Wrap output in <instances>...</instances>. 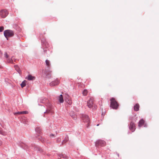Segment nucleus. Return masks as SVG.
I'll list each match as a JSON object with an SVG mask.
<instances>
[{
	"label": "nucleus",
	"instance_id": "obj_36",
	"mask_svg": "<svg viewBox=\"0 0 159 159\" xmlns=\"http://www.w3.org/2000/svg\"><path fill=\"white\" fill-rule=\"evenodd\" d=\"M54 134H52L50 135V137H53L54 136Z\"/></svg>",
	"mask_w": 159,
	"mask_h": 159
},
{
	"label": "nucleus",
	"instance_id": "obj_42",
	"mask_svg": "<svg viewBox=\"0 0 159 159\" xmlns=\"http://www.w3.org/2000/svg\"><path fill=\"white\" fill-rule=\"evenodd\" d=\"M99 125V124L97 125L98 126Z\"/></svg>",
	"mask_w": 159,
	"mask_h": 159
},
{
	"label": "nucleus",
	"instance_id": "obj_9",
	"mask_svg": "<svg viewBox=\"0 0 159 159\" xmlns=\"http://www.w3.org/2000/svg\"><path fill=\"white\" fill-rule=\"evenodd\" d=\"M93 98H91L88 101L87 103V106L89 108H91L93 107Z\"/></svg>",
	"mask_w": 159,
	"mask_h": 159
},
{
	"label": "nucleus",
	"instance_id": "obj_21",
	"mask_svg": "<svg viewBox=\"0 0 159 159\" xmlns=\"http://www.w3.org/2000/svg\"><path fill=\"white\" fill-rule=\"evenodd\" d=\"M45 63L48 67L49 68H50L51 65L49 61L48 60H46L45 61Z\"/></svg>",
	"mask_w": 159,
	"mask_h": 159
},
{
	"label": "nucleus",
	"instance_id": "obj_11",
	"mask_svg": "<svg viewBox=\"0 0 159 159\" xmlns=\"http://www.w3.org/2000/svg\"><path fill=\"white\" fill-rule=\"evenodd\" d=\"M135 126L134 124L132 122H131L130 123V125L129 126V128L130 130H131L132 132L134 131L135 129Z\"/></svg>",
	"mask_w": 159,
	"mask_h": 159
},
{
	"label": "nucleus",
	"instance_id": "obj_30",
	"mask_svg": "<svg viewBox=\"0 0 159 159\" xmlns=\"http://www.w3.org/2000/svg\"><path fill=\"white\" fill-rule=\"evenodd\" d=\"M38 140L41 141L43 143L44 142V140L42 139V138L41 137L39 138Z\"/></svg>",
	"mask_w": 159,
	"mask_h": 159
},
{
	"label": "nucleus",
	"instance_id": "obj_41",
	"mask_svg": "<svg viewBox=\"0 0 159 159\" xmlns=\"http://www.w3.org/2000/svg\"><path fill=\"white\" fill-rule=\"evenodd\" d=\"M2 144V143L1 141H0V145H1Z\"/></svg>",
	"mask_w": 159,
	"mask_h": 159
},
{
	"label": "nucleus",
	"instance_id": "obj_3",
	"mask_svg": "<svg viewBox=\"0 0 159 159\" xmlns=\"http://www.w3.org/2000/svg\"><path fill=\"white\" fill-rule=\"evenodd\" d=\"M81 117L83 122L87 123V127L89 125L90 122L89 118V116L86 115L82 114L81 115Z\"/></svg>",
	"mask_w": 159,
	"mask_h": 159
},
{
	"label": "nucleus",
	"instance_id": "obj_23",
	"mask_svg": "<svg viewBox=\"0 0 159 159\" xmlns=\"http://www.w3.org/2000/svg\"><path fill=\"white\" fill-rule=\"evenodd\" d=\"M21 147L25 150H27L28 148V147L25 144H23L21 145Z\"/></svg>",
	"mask_w": 159,
	"mask_h": 159
},
{
	"label": "nucleus",
	"instance_id": "obj_17",
	"mask_svg": "<svg viewBox=\"0 0 159 159\" xmlns=\"http://www.w3.org/2000/svg\"><path fill=\"white\" fill-rule=\"evenodd\" d=\"M58 100L60 103H62L64 102V100L63 96L62 94H61L58 98Z\"/></svg>",
	"mask_w": 159,
	"mask_h": 159
},
{
	"label": "nucleus",
	"instance_id": "obj_34",
	"mask_svg": "<svg viewBox=\"0 0 159 159\" xmlns=\"http://www.w3.org/2000/svg\"><path fill=\"white\" fill-rule=\"evenodd\" d=\"M43 51H44V53H46L47 51V50H46L45 49H43Z\"/></svg>",
	"mask_w": 159,
	"mask_h": 159
},
{
	"label": "nucleus",
	"instance_id": "obj_29",
	"mask_svg": "<svg viewBox=\"0 0 159 159\" xmlns=\"http://www.w3.org/2000/svg\"><path fill=\"white\" fill-rule=\"evenodd\" d=\"M4 57L7 59L8 58L9 56L6 52H5L4 54Z\"/></svg>",
	"mask_w": 159,
	"mask_h": 159
},
{
	"label": "nucleus",
	"instance_id": "obj_38",
	"mask_svg": "<svg viewBox=\"0 0 159 159\" xmlns=\"http://www.w3.org/2000/svg\"><path fill=\"white\" fill-rule=\"evenodd\" d=\"M147 126V125L146 124H144V127H146Z\"/></svg>",
	"mask_w": 159,
	"mask_h": 159
},
{
	"label": "nucleus",
	"instance_id": "obj_39",
	"mask_svg": "<svg viewBox=\"0 0 159 159\" xmlns=\"http://www.w3.org/2000/svg\"><path fill=\"white\" fill-rule=\"evenodd\" d=\"M2 66L0 65V68L2 69Z\"/></svg>",
	"mask_w": 159,
	"mask_h": 159
},
{
	"label": "nucleus",
	"instance_id": "obj_1",
	"mask_svg": "<svg viewBox=\"0 0 159 159\" xmlns=\"http://www.w3.org/2000/svg\"><path fill=\"white\" fill-rule=\"evenodd\" d=\"M110 107L113 109H117L119 107V104L114 98H112L110 100Z\"/></svg>",
	"mask_w": 159,
	"mask_h": 159
},
{
	"label": "nucleus",
	"instance_id": "obj_35",
	"mask_svg": "<svg viewBox=\"0 0 159 159\" xmlns=\"http://www.w3.org/2000/svg\"><path fill=\"white\" fill-rule=\"evenodd\" d=\"M61 140V139H58L57 140V142H59Z\"/></svg>",
	"mask_w": 159,
	"mask_h": 159
},
{
	"label": "nucleus",
	"instance_id": "obj_24",
	"mask_svg": "<svg viewBox=\"0 0 159 159\" xmlns=\"http://www.w3.org/2000/svg\"><path fill=\"white\" fill-rule=\"evenodd\" d=\"M59 156L61 158H62L64 159H67L68 157L66 155L63 154H60Z\"/></svg>",
	"mask_w": 159,
	"mask_h": 159
},
{
	"label": "nucleus",
	"instance_id": "obj_18",
	"mask_svg": "<svg viewBox=\"0 0 159 159\" xmlns=\"http://www.w3.org/2000/svg\"><path fill=\"white\" fill-rule=\"evenodd\" d=\"M14 68H15L16 70L20 74L21 73V71L19 69L18 66L17 65H16L14 66Z\"/></svg>",
	"mask_w": 159,
	"mask_h": 159
},
{
	"label": "nucleus",
	"instance_id": "obj_16",
	"mask_svg": "<svg viewBox=\"0 0 159 159\" xmlns=\"http://www.w3.org/2000/svg\"><path fill=\"white\" fill-rule=\"evenodd\" d=\"M145 121L143 119H141L139 122L138 126L139 127H141L144 124Z\"/></svg>",
	"mask_w": 159,
	"mask_h": 159
},
{
	"label": "nucleus",
	"instance_id": "obj_2",
	"mask_svg": "<svg viewBox=\"0 0 159 159\" xmlns=\"http://www.w3.org/2000/svg\"><path fill=\"white\" fill-rule=\"evenodd\" d=\"M106 145V143L104 140L101 139L97 140L95 142V146L97 147H103Z\"/></svg>",
	"mask_w": 159,
	"mask_h": 159
},
{
	"label": "nucleus",
	"instance_id": "obj_37",
	"mask_svg": "<svg viewBox=\"0 0 159 159\" xmlns=\"http://www.w3.org/2000/svg\"><path fill=\"white\" fill-rule=\"evenodd\" d=\"M116 154L118 156V157H119V153H118L117 152H116Z\"/></svg>",
	"mask_w": 159,
	"mask_h": 159
},
{
	"label": "nucleus",
	"instance_id": "obj_6",
	"mask_svg": "<svg viewBox=\"0 0 159 159\" xmlns=\"http://www.w3.org/2000/svg\"><path fill=\"white\" fill-rule=\"evenodd\" d=\"M46 105L47 107V109L44 113H49L51 112V110L53 108L52 106L49 102L46 103Z\"/></svg>",
	"mask_w": 159,
	"mask_h": 159
},
{
	"label": "nucleus",
	"instance_id": "obj_26",
	"mask_svg": "<svg viewBox=\"0 0 159 159\" xmlns=\"http://www.w3.org/2000/svg\"><path fill=\"white\" fill-rule=\"evenodd\" d=\"M88 90L87 89H84L83 92L82 93L84 96H86L88 94Z\"/></svg>",
	"mask_w": 159,
	"mask_h": 159
},
{
	"label": "nucleus",
	"instance_id": "obj_40",
	"mask_svg": "<svg viewBox=\"0 0 159 159\" xmlns=\"http://www.w3.org/2000/svg\"><path fill=\"white\" fill-rule=\"evenodd\" d=\"M42 102V103H44V102L43 101H42V102Z\"/></svg>",
	"mask_w": 159,
	"mask_h": 159
},
{
	"label": "nucleus",
	"instance_id": "obj_13",
	"mask_svg": "<svg viewBox=\"0 0 159 159\" xmlns=\"http://www.w3.org/2000/svg\"><path fill=\"white\" fill-rule=\"evenodd\" d=\"M70 116L74 120H76L77 119V116L75 114L74 112L73 111H71L70 113Z\"/></svg>",
	"mask_w": 159,
	"mask_h": 159
},
{
	"label": "nucleus",
	"instance_id": "obj_32",
	"mask_svg": "<svg viewBox=\"0 0 159 159\" xmlns=\"http://www.w3.org/2000/svg\"><path fill=\"white\" fill-rule=\"evenodd\" d=\"M4 30V27L2 26L0 27V32H2Z\"/></svg>",
	"mask_w": 159,
	"mask_h": 159
},
{
	"label": "nucleus",
	"instance_id": "obj_5",
	"mask_svg": "<svg viewBox=\"0 0 159 159\" xmlns=\"http://www.w3.org/2000/svg\"><path fill=\"white\" fill-rule=\"evenodd\" d=\"M31 148L34 151H36L37 152H39L40 153L42 152L43 151V150L39 146H36L34 144H32L31 145Z\"/></svg>",
	"mask_w": 159,
	"mask_h": 159
},
{
	"label": "nucleus",
	"instance_id": "obj_27",
	"mask_svg": "<svg viewBox=\"0 0 159 159\" xmlns=\"http://www.w3.org/2000/svg\"><path fill=\"white\" fill-rule=\"evenodd\" d=\"M0 134L2 135H5L6 134V133L2 130V129L1 128H0Z\"/></svg>",
	"mask_w": 159,
	"mask_h": 159
},
{
	"label": "nucleus",
	"instance_id": "obj_12",
	"mask_svg": "<svg viewBox=\"0 0 159 159\" xmlns=\"http://www.w3.org/2000/svg\"><path fill=\"white\" fill-rule=\"evenodd\" d=\"M65 101L69 105H71L72 104V101L69 98V96L68 95H67L66 97L65 98Z\"/></svg>",
	"mask_w": 159,
	"mask_h": 159
},
{
	"label": "nucleus",
	"instance_id": "obj_7",
	"mask_svg": "<svg viewBox=\"0 0 159 159\" xmlns=\"http://www.w3.org/2000/svg\"><path fill=\"white\" fill-rule=\"evenodd\" d=\"M8 14V11L5 9L2 10L0 12V15L2 18L6 17Z\"/></svg>",
	"mask_w": 159,
	"mask_h": 159
},
{
	"label": "nucleus",
	"instance_id": "obj_19",
	"mask_svg": "<svg viewBox=\"0 0 159 159\" xmlns=\"http://www.w3.org/2000/svg\"><path fill=\"white\" fill-rule=\"evenodd\" d=\"M35 130L38 134H40L41 132V128L39 127H37L35 128Z\"/></svg>",
	"mask_w": 159,
	"mask_h": 159
},
{
	"label": "nucleus",
	"instance_id": "obj_4",
	"mask_svg": "<svg viewBox=\"0 0 159 159\" xmlns=\"http://www.w3.org/2000/svg\"><path fill=\"white\" fill-rule=\"evenodd\" d=\"M4 34L5 37L7 38L8 37L13 36L14 35V33L13 31L8 30L4 31Z\"/></svg>",
	"mask_w": 159,
	"mask_h": 159
},
{
	"label": "nucleus",
	"instance_id": "obj_10",
	"mask_svg": "<svg viewBox=\"0 0 159 159\" xmlns=\"http://www.w3.org/2000/svg\"><path fill=\"white\" fill-rule=\"evenodd\" d=\"M60 83V81L58 79H56L54 81L50 83V85L51 86H55L58 84Z\"/></svg>",
	"mask_w": 159,
	"mask_h": 159
},
{
	"label": "nucleus",
	"instance_id": "obj_31",
	"mask_svg": "<svg viewBox=\"0 0 159 159\" xmlns=\"http://www.w3.org/2000/svg\"><path fill=\"white\" fill-rule=\"evenodd\" d=\"M28 112L27 111H21V114H28Z\"/></svg>",
	"mask_w": 159,
	"mask_h": 159
},
{
	"label": "nucleus",
	"instance_id": "obj_14",
	"mask_svg": "<svg viewBox=\"0 0 159 159\" xmlns=\"http://www.w3.org/2000/svg\"><path fill=\"white\" fill-rule=\"evenodd\" d=\"M35 77L32 76L30 75H28V76L26 77V79L29 80H35Z\"/></svg>",
	"mask_w": 159,
	"mask_h": 159
},
{
	"label": "nucleus",
	"instance_id": "obj_22",
	"mask_svg": "<svg viewBox=\"0 0 159 159\" xmlns=\"http://www.w3.org/2000/svg\"><path fill=\"white\" fill-rule=\"evenodd\" d=\"M69 140V137L68 135H66L64 139L63 140L62 142V144H63L64 143H66Z\"/></svg>",
	"mask_w": 159,
	"mask_h": 159
},
{
	"label": "nucleus",
	"instance_id": "obj_15",
	"mask_svg": "<svg viewBox=\"0 0 159 159\" xmlns=\"http://www.w3.org/2000/svg\"><path fill=\"white\" fill-rule=\"evenodd\" d=\"M139 105L138 103H136L134 107V111H137L139 110Z\"/></svg>",
	"mask_w": 159,
	"mask_h": 159
},
{
	"label": "nucleus",
	"instance_id": "obj_8",
	"mask_svg": "<svg viewBox=\"0 0 159 159\" xmlns=\"http://www.w3.org/2000/svg\"><path fill=\"white\" fill-rule=\"evenodd\" d=\"M42 45L43 48H47L49 47L48 43L47 42L45 39H43L41 40Z\"/></svg>",
	"mask_w": 159,
	"mask_h": 159
},
{
	"label": "nucleus",
	"instance_id": "obj_28",
	"mask_svg": "<svg viewBox=\"0 0 159 159\" xmlns=\"http://www.w3.org/2000/svg\"><path fill=\"white\" fill-rule=\"evenodd\" d=\"M14 114L15 115H21V111H18L17 112H15L14 113Z\"/></svg>",
	"mask_w": 159,
	"mask_h": 159
},
{
	"label": "nucleus",
	"instance_id": "obj_25",
	"mask_svg": "<svg viewBox=\"0 0 159 159\" xmlns=\"http://www.w3.org/2000/svg\"><path fill=\"white\" fill-rule=\"evenodd\" d=\"M26 82V80H25L23 81L20 84V85L22 88H23L25 86Z\"/></svg>",
	"mask_w": 159,
	"mask_h": 159
},
{
	"label": "nucleus",
	"instance_id": "obj_20",
	"mask_svg": "<svg viewBox=\"0 0 159 159\" xmlns=\"http://www.w3.org/2000/svg\"><path fill=\"white\" fill-rule=\"evenodd\" d=\"M12 57H12L11 58H8L6 60L7 62L8 63L13 64V61L12 59Z\"/></svg>",
	"mask_w": 159,
	"mask_h": 159
},
{
	"label": "nucleus",
	"instance_id": "obj_33",
	"mask_svg": "<svg viewBox=\"0 0 159 159\" xmlns=\"http://www.w3.org/2000/svg\"><path fill=\"white\" fill-rule=\"evenodd\" d=\"M2 52H1V51H0V57H2Z\"/></svg>",
	"mask_w": 159,
	"mask_h": 159
}]
</instances>
